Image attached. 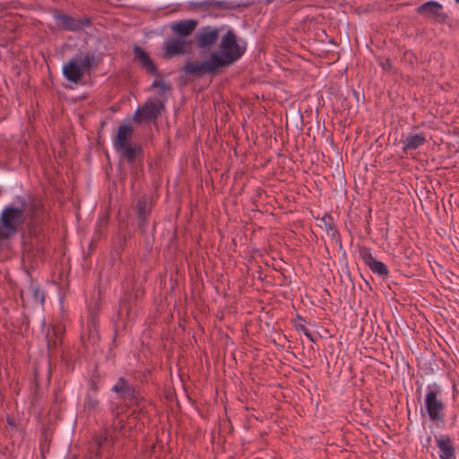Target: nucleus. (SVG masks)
Returning a JSON list of instances; mask_svg holds the SVG:
<instances>
[{"label":"nucleus","instance_id":"obj_1","mask_svg":"<svg viewBox=\"0 0 459 459\" xmlns=\"http://www.w3.org/2000/svg\"><path fill=\"white\" fill-rule=\"evenodd\" d=\"M221 48V53L212 52L207 60L201 62L187 61L183 67L184 73L196 78H202L206 74H217L221 68L232 65L245 54L247 43L238 44L235 32L229 30L222 36Z\"/></svg>","mask_w":459,"mask_h":459},{"label":"nucleus","instance_id":"obj_2","mask_svg":"<svg viewBox=\"0 0 459 459\" xmlns=\"http://www.w3.org/2000/svg\"><path fill=\"white\" fill-rule=\"evenodd\" d=\"M110 390L117 395V399L123 402L127 407H139L144 400L141 387L131 383L130 380L124 376L117 379Z\"/></svg>","mask_w":459,"mask_h":459},{"label":"nucleus","instance_id":"obj_3","mask_svg":"<svg viewBox=\"0 0 459 459\" xmlns=\"http://www.w3.org/2000/svg\"><path fill=\"white\" fill-rule=\"evenodd\" d=\"M429 391L425 396V408L429 420L433 422L444 423V409L445 404L437 397L439 394L438 386L434 385L433 387L430 385L428 387Z\"/></svg>","mask_w":459,"mask_h":459},{"label":"nucleus","instance_id":"obj_4","mask_svg":"<svg viewBox=\"0 0 459 459\" xmlns=\"http://www.w3.org/2000/svg\"><path fill=\"white\" fill-rule=\"evenodd\" d=\"M52 13L57 26L67 31H79L92 25V21L88 16H82L76 19L73 16L62 13L58 9H54Z\"/></svg>","mask_w":459,"mask_h":459},{"label":"nucleus","instance_id":"obj_5","mask_svg":"<svg viewBox=\"0 0 459 459\" xmlns=\"http://www.w3.org/2000/svg\"><path fill=\"white\" fill-rule=\"evenodd\" d=\"M163 110H165L164 100H147L135 110L134 120L138 124H142L144 121H155Z\"/></svg>","mask_w":459,"mask_h":459},{"label":"nucleus","instance_id":"obj_6","mask_svg":"<svg viewBox=\"0 0 459 459\" xmlns=\"http://www.w3.org/2000/svg\"><path fill=\"white\" fill-rule=\"evenodd\" d=\"M416 13L435 23L443 24L448 20L443 5L437 1H428L416 8Z\"/></svg>","mask_w":459,"mask_h":459},{"label":"nucleus","instance_id":"obj_7","mask_svg":"<svg viewBox=\"0 0 459 459\" xmlns=\"http://www.w3.org/2000/svg\"><path fill=\"white\" fill-rule=\"evenodd\" d=\"M143 295V290L141 286H134L132 290H126L119 299L117 316H126L129 318L130 312L134 305L141 299Z\"/></svg>","mask_w":459,"mask_h":459},{"label":"nucleus","instance_id":"obj_8","mask_svg":"<svg viewBox=\"0 0 459 459\" xmlns=\"http://www.w3.org/2000/svg\"><path fill=\"white\" fill-rule=\"evenodd\" d=\"M134 52V60L137 62L140 67L145 71L147 74L161 77L162 74L160 73L157 65L151 58L150 55L147 51H145L143 48L138 45H135L133 48Z\"/></svg>","mask_w":459,"mask_h":459},{"label":"nucleus","instance_id":"obj_9","mask_svg":"<svg viewBox=\"0 0 459 459\" xmlns=\"http://www.w3.org/2000/svg\"><path fill=\"white\" fill-rule=\"evenodd\" d=\"M359 255L364 264L371 270L372 273L378 275L383 280L388 277V267L383 262L377 260L373 256L370 248L365 247H360Z\"/></svg>","mask_w":459,"mask_h":459},{"label":"nucleus","instance_id":"obj_10","mask_svg":"<svg viewBox=\"0 0 459 459\" xmlns=\"http://www.w3.org/2000/svg\"><path fill=\"white\" fill-rule=\"evenodd\" d=\"M120 161H126L129 165L134 166L137 163L142 165L143 160V149L141 144L134 143L127 145L118 151Z\"/></svg>","mask_w":459,"mask_h":459},{"label":"nucleus","instance_id":"obj_11","mask_svg":"<svg viewBox=\"0 0 459 459\" xmlns=\"http://www.w3.org/2000/svg\"><path fill=\"white\" fill-rule=\"evenodd\" d=\"M135 212L138 221V229L142 235H145L149 219L152 213V206L148 204L146 196H142L137 200Z\"/></svg>","mask_w":459,"mask_h":459},{"label":"nucleus","instance_id":"obj_12","mask_svg":"<svg viewBox=\"0 0 459 459\" xmlns=\"http://www.w3.org/2000/svg\"><path fill=\"white\" fill-rule=\"evenodd\" d=\"M186 41L181 38H174L166 40L163 43L164 53L162 55L163 59H170L174 56L184 55L186 50Z\"/></svg>","mask_w":459,"mask_h":459},{"label":"nucleus","instance_id":"obj_13","mask_svg":"<svg viewBox=\"0 0 459 459\" xmlns=\"http://www.w3.org/2000/svg\"><path fill=\"white\" fill-rule=\"evenodd\" d=\"M439 459H456V448L454 440L448 435L436 437Z\"/></svg>","mask_w":459,"mask_h":459},{"label":"nucleus","instance_id":"obj_14","mask_svg":"<svg viewBox=\"0 0 459 459\" xmlns=\"http://www.w3.org/2000/svg\"><path fill=\"white\" fill-rule=\"evenodd\" d=\"M134 128L130 124H122L118 126L117 134L113 139V146L118 151L127 145L132 144Z\"/></svg>","mask_w":459,"mask_h":459},{"label":"nucleus","instance_id":"obj_15","mask_svg":"<svg viewBox=\"0 0 459 459\" xmlns=\"http://www.w3.org/2000/svg\"><path fill=\"white\" fill-rule=\"evenodd\" d=\"M193 9H200L203 11H207L210 8H219L221 10H233L238 9L239 7H247L248 4H236L235 2L229 1H215V0H205L197 3L190 4Z\"/></svg>","mask_w":459,"mask_h":459},{"label":"nucleus","instance_id":"obj_16","mask_svg":"<svg viewBox=\"0 0 459 459\" xmlns=\"http://www.w3.org/2000/svg\"><path fill=\"white\" fill-rule=\"evenodd\" d=\"M219 29L215 27H203L197 36V45L199 48H209L212 46L219 39Z\"/></svg>","mask_w":459,"mask_h":459},{"label":"nucleus","instance_id":"obj_17","mask_svg":"<svg viewBox=\"0 0 459 459\" xmlns=\"http://www.w3.org/2000/svg\"><path fill=\"white\" fill-rule=\"evenodd\" d=\"M83 72L75 59H70L63 67L64 76L71 82L78 83L83 77Z\"/></svg>","mask_w":459,"mask_h":459},{"label":"nucleus","instance_id":"obj_18","mask_svg":"<svg viewBox=\"0 0 459 459\" xmlns=\"http://www.w3.org/2000/svg\"><path fill=\"white\" fill-rule=\"evenodd\" d=\"M427 142L425 134L410 133L407 134L406 139L403 141V152L407 153L408 151H414L422 146Z\"/></svg>","mask_w":459,"mask_h":459},{"label":"nucleus","instance_id":"obj_19","mask_svg":"<svg viewBox=\"0 0 459 459\" xmlns=\"http://www.w3.org/2000/svg\"><path fill=\"white\" fill-rule=\"evenodd\" d=\"M321 221L323 225H320V227H324L327 236L335 243H338L340 246H342L341 235L337 230L336 224L333 221V218L330 214H325L321 218Z\"/></svg>","mask_w":459,"mask_h":459},{"label":"nucleus","instance_id":"obj_20","mask_svg":"<svg viewBox=\"0 0 459 459\" xmlns=\"http://www.w3.org/2000/svg\"><path fill=\"white\" fill-rule=\"evenodd\" d=\"M62 330L56 326L52 327V333L50 329H48L46 339H47V348L48 351V355L52 356L58 347L62 343Z\"/></svg>","mask_w":459,"mask_h":459},{"label":"nucleus","instance_id":"obj_21","mask_svg":"<svg viewBox=\"0 0 459 459\" xmlns=\"http://www.w3.org/2000/svg\"><path fill=\"white\" fill-rule=\"evenodd\" d=\"M198 22L194 19L182 20L172 26V30L180 37L190 35L197 27Z\"/></svg>","mask_w":459,"mask_h":459},{"label":"nucleus","instance_id":"obj_22","mask_svg":"<svg viewBox=\"0 0 459 459\" xmlns=\"http://www.w3.org/2000/svg\"><path fill=\"white\" fill-rule=\"evenodd\" d=\"M100 407L98 394L87 392L83 401V411L88 415H93Z\"/></svg>","mask_w":459,"mask_h":459},{"label":"nucleus","instance_id":"obj_23","mask_svg":"<svg viewBox=\"0 0 459 459\" xmlns=\"http://www.w3.org/2000/svg\"><path fill=\"white\" fill-rule=\"evenodd\" d=\"M29 294L31 295L35 302L43 303L45 300L44 291L40 289L39 283L30 277L29 285L26 288Z\"/></svg>","mask_w":459,"mask_h":459},{"label":"nucleus","instance_id":"obj_24","mask_svg":"<svg viewBox=\"0 0 459 459\" xmlns=\"http://www.w3.org/2000/svg\"><path fill=\"white\" fill-rule=\"evenodd\" d=\"M158 88L159 89V95L164 97V99H167V94H169L171 91V86L169 83H166L163 80H154L150 89Z\"/></svg>","mask_w":459,"mask_h":459},{"label":"nucleus","instance_id":"obj_25","mask_svg":"<svg viewBox=\"0 0 459 459\" xmlns=\"http://www.w3.org/2000/svg\"><path fill=\"white\" fill-rule=\"evenodd\" d=\"M303 322H305V319L301 316L297 315V319L294 322L295 329L298 332H302L311 342H316L315 338L313 337L310 331L305 326Z\"/></svg>","mask_w":459,"mask_h":459},{"label":"nucleus","instance_id":"obj_26","mask_svg":"<svg viewBox=\"0 0 459 459\" xmlns=\"http://www.w3.org/2000/svg\"><path fill=\"white\" fill-rule=\"evenodd\" d=\"M99 383H100V375L98 373V367L96 366L94 374L88 382L89 389H90L88 392H91V394H98V392L100 390Z\"/></svg>","mask_w":459,"mask_h":459},{"label":"nucleus","instance_id":"obj_27","mask_svg":"<svg viewBox=\"0 0 459 459\" xmlns=\"http://www.w3.org/2000/svg\"><path fill=\"white\" fill-rule=\"evenodd\" d=\"M95 61L94 55L92 53H87L83 59L79 63L80 67L82 68V72L84 73L85 69H90Z\"/></svg>","mask_w":459,"mask_h":459},{"label":"nucleus","instance_id":"obj_28","mask_svg":"<svg viewBox=\"0 0 459 459\" xmlns=\"http://www.w3.org/2000/svg\"><path fill=\"white\" fill-rule=\"evenodd\" d=\"M107 440H108V437L106 435L96 436L94 437V444L92 445V446L100 450L103 444L106 443Z\"/></svg>","mask_w":459,"mask_h":459},{"label":"nucleus","instance_id":"obj_29","mask_svg":"<svg viewBox=\"0 0 459 459\" xmlns=\"http://www.w3.org/2000/svg\"><path fill=\"white\" fill-rule=\"evenodd\" d=\"M143 236L144 237L145 248L148 250H152L153 242H154V235L153 234L148 235L146 232L145 235H143Z\"/></svg>","mask_w":459,"mask_h":459},{"label":"nucleus","instance_id":"obj_30","mask_svg":"<svg viewBox=\"0 0 459 459\" xmlns=\"http://www.w3.org/2000/svg\"><path fill=\"white\" fill-rule=\"evenodd\" d=\"M65 395L61 388L55 390L54 402L56 403H62L65 401Z\"/></svg>","mask_w":459,"mask_h":459},{"label":"nucleus","instance_id":"obj_31","mask_svg":"<svg viewBox=\"0 0 459 459\" xmlns=\"http://www.w3.org/2000/svg\"><path fill=\"white\" fill-rule=\"evenodd\" d=\"M100 450L91 446L89 448V459H100Z\"/></svg>","mask_w":459,"mask_h":459},{"label":"nucleus","instance_id":"obj_32","mask_svg":"<svg viewBox=\"0 0 459 459\" xmlns=\"http://www.w3.org/2000/svg\"><path fill=\"white\" fill-rule=\"evenodd\" d=\"M379 65L383 68L385 71L391 72L393 71V65L391 63L390 58H385V60H381L379 62Z\"/></svg>","mask_w":459,"mask_h":459},{"label":"nucleus","instance_id":"obj_33","mask_svg":"<svg viewBox=\"0 0 459 459\" xmlns=\"http://www.w3.org/2000/svg\"><path fill=\"white\" fill-rule=\"evenodd\" d=\"M62 361L65 362L68 367L70 365V359L68 354L65 351L62 353Z\"/></svg>","mask_w":459,"mask_h":459},{"label":"nucleus","instance_id":"obj_34","mask_svg":"<svg viewBox=\"0 0 459 459\" xmlns=\"http://www.w3.org/2000/svg\"><path fill=\"white\" fill-rule=\"evenodd\" d=\"M111 414H112L114 417L117 418V417H118V415H119V411H118V410H117V408H114V409H112V411H111Z\"/></svg>","mask_w":459,"mask_h":459},{"label":"nucleus","instance_id":"obj_35","mask_svg":"<svg viewBox=\"0 0 459 459\" xmlns=\"http://www.w3.org/2000/svg\"><path fill=\"white\" fill-rule=\"evenodd\" d=\"M34 381H35V385L38 386V370L37 369L34 370Z\"/></svg>","mask_w":459,"mask_h":459},{"label":"nucleus","instance_id":"obj_36","mask_svg":"<svg viewBox=\"0 0 459 459\" xmlns=\"http://www.w3.org/2000/svg\"><path fill=\"white\" fill-rule=\"evenodd\" d=\"M8 8L5 4H0V11H4Z\"/></svg>","mask_w":459,"mask_h":459},{"label":"nucleus","instance_id":"obj_37","mask_svg":"<svg viewBox=\"0 0 459 459\" xmlns=\"http://www.w3.org/2000/svg\"><path fill=\"white\" fill-rule=\"evenodd\" d=\"M7 423L10 426H15L14 423H13V420L10 417L7 418Z\"/></svg>","mask_w":459,"mask_h":459},{"label":"nucleus","instance_id":"obj_38","mask_svg":"<svg viewBox=\"0 0 459 459\" xmlns=\"http://www.w3.org/2000/svg\"><path fill=\"white\" fill-rule=\"evenodd\" d=\"M274 0H264V4H270L271 3H273Z\"/></svg>","mask_w":459,"mask_h":459},{"label":"nucleus","instance_id":"obj_39","mask_svg":"<svg viewBox=\"0 0 459 459\" xmlns=\"http://www.w3.org/2000/svg\"><path fill=\"white\" fill-rule=\"evenodd\" d=\"M155 227H156V223H155V222H153V226H152L153 230H155Z\"/></svg>","mask_w":459,"mask_h":459},{"label":"nucleus","instance_id":"obj_40","mask_svg":"<svg viewBox=\"0 0 459 459\" xmlns=\"http://www.w3.org/2000/svg\"><path fill=\"white\" fill-rule=\"evenodd\" d=\"M23 295V290H21V296L22 297Z\"/></svg>","mask_w":459,"mask_h":459},{"label":"nucleus","instance_id":"obj_41","mask_svg":"<svg viewBox=\"0 0 459 459\" xmlns=\"http://www.w3.org/2000/svg\"><path fill=\"white\" fill-rule=\"evenodd\" d=\"M455 3H456V4H459V0H455Z\"/></svg>","mask_w":459,"mask_h":459}]
</instances>
